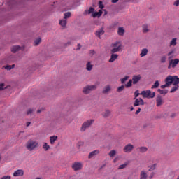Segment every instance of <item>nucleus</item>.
<instances>
[{
  "label": "nucleus",
  "mask_w": 179,
  "mask_h": 179,
  "mask_svg": "<svg viewBox=\"0 0 179 179\" xmlns=\"http://www.w3.org/2000/svg\"><path fill=\"white\" fill-rule=\"evenodd\" d=\"M57 139H58V136H50V141L51 145H54V143H55V141H57Z\"/></svg>",
  "instance_id": "obj_23"
},
{
  "label": "nucleus",
  "mask_w": 179,
  "mask_h": 179,
  "mask_svg": "<svg viewBox=\"0 0 179 179\" xmlns=\"http://www.w3.org/2000/svg\"><path fill=\"white\" fill-rule=\"evenodd\" d=\"M103 15V10H99V12H94L92 17H100Z\"/></svg>",
  "instance_id": "obj_15"
},
{
  "label": "nucleus",
  "mask_w": 179,
  "mask_h": 179,
  "mask_svg": "<svg viewBox=\"0 0 179 179\" xmlns=\"http://www.w3.org/2000/svg\"><path fill=\"white\" fill-rule=\"evenodd\" d=\"M104 33V29L103 28H101L98 31H96L95 36H96V37H99V38H101V36H103Z\"/></svg>",
  "instance_id": "obj_12"
},
{
  "label": "nucleus",
  "mask_w": 179,
  "mask_h": 179,
  "mask_svg": "<svg viewBox=\"0 0 179 179\" xmlns=\"http://www.w3.org/2000/svg\"><path fill=\"white\" fill-rule=\"evenodd\" d=\"M122 48V46L121 45H119L117 48H113V49H111L110 52H112V54H115V52L121 51Z\"/></svg>",
  "instance_id": "obj_13"
},
{
  "label": "nucleus",
  "mask_w": 179,
  "mask_h": 179,
  "mask_svg": "<svg viewBox=\"0 0 179 179\" xmlns=\"http://www.w3.org/2000/svg\"><path fill=\"white\" fill-rule=\"evenodd\" d=\"M97 89V85H87L83 88V92L85 94H89L90 92H93V90H96Z\"/></svg>",
  "instance_id": "obj_5"
},
{
  "label": "nucleus",
  "mask_w": 179,
  "mask_h": 179,
  "mask_svg": "<svg viewBox=\"0 0 179 179\" xmlns=\"http://www.w3.org/2000/svg\"><path fill=\"white\" fill-rule=\"evenodd\" d=\"M129 108H130V111H134V106H131V107Z\"/></svg>",
  "instance_id": "obj_62"
},
{
  "label": "nucleus",
  "mask_w": 179,
  "mask_h": 179,
  "mask_svg": "<svg viewBox=\"0 0 179 179\" xmlns=\"http://www.w3.org/2000/svg\"><path fill=\"white\" fill-rule=\"evenodd\" d=\"M174 87H172V89L170 91V93H174V92H177L178 90L179 85L178 84L173 85Z\"/></svg>",
  "instance_id": "obj_27"
},
{
  "label": "nucleus",
  "mask_w": 179,
  "mask_h": 179,
  "mask_svg": "<svg viewBox=\"0 0 179 179\" xmlns=\"http://www.w3.org/2000/svg\"><path fill=\"white\" fill-rule=\"evenodd\" d=\"M4 68L7 71H10V69H13V68H15V64L6 66H4Z\"/></svg>",
  "instance_id": "obj_34"
},
{
  "label": "nucleus",
  "mask_w": 179,
  "mask_h": 179,
  "mask_svg": "<svg viewBox=\"0 0 179 179\" xmlns=\"http://www.w3.org/2000/svg\"><path fill=\"white\" fill-rule=\"evenodd\" d=\"M43 148L45 150H50V146L48 145V144L47 143H44L43 145Z\"/></svg>",
  "instance_id": "obj_39"
},
{
  "label": "nucleus",
  "mask_w": 179,
  "mask_h": 179,
  "mask_svg": "<svg viewBox=\"0 0 179 179\" xmlns=\"http://www.w3.org/2000/svg\"><path fill=\"white\" fill-rule=\"evenodd\" d=\"M124 88H125V86L122 85V86L117 87V92L118 93H121V92H122V90H124Z\"/></svg>",
  "instance_id": "obj_40"
},
{
  "label": "nucleus",
  "mask_w": 179,
  "mask_h": 179,
  "mask_svg": "<svg viewBox=\"0 0 179 179\" xmlns=\"http://www.w3.org/2000/svg\"><path fill=\"white\" fill-rule=\"evenodd\" d=\"M118 45H121L120 44V42L116 41L114 43H112L111 47H113V48H118Z\"/></svg>",
  "instance_id": "obj_37"
},
{
  "label": "nucleus",
  "mask_w": 179,
  "mask_h": 179,
  "mask_svg": "<svg viewBox=\"0 0 179 179\" xmlns=\"http://www.w3.org/2000/svg\"><path fill=\"white\" fill-rule=\"evenodd\" d=\"M41 111H44V108L38 109V110H37V114H40V113H41Z\"/></svg>",
  "instance_id": "obj_57"
},
{
  "label": "nucleus",
  "mask_w": 179,
  "mask_h": 179,
  "mask_svg": "<svg viewBox=\"0 0 179 179\" xmlns=\"http://www.w3.org/2000/svg\"><path fill=\"white\" fill-rule=\"evenodd\" d=\"M111 90V87L110 85H106L103 90L102 91L103 94H106V93H108Z\"/></svg>",
  "instance_id": "obj_17"
},
{
  "label": "nucleus",
  "mask_w": 179,
  "mask_h": 179,
  "mask_svg": "<svg viewBox=\"0 0 179 179\" xmlns=\"http://www.w3.org/2000/svg\"><path fill=\"white\" fill-rule=\"evenodd\" d=\"M93 122H94V120H90L85 122L81 127L80 131L82 132H85V131H86L87 128L90 127V126L93 124Z\"/></svg>",
  "instance_id": "obj_3"
},
{
  "label": "nucleus",
  "mask_w": 179,
  "mask_h": 179,
  "mask_svg": "<svg viewBox=\"0 0 179 179\" xmlns=\"http://www.w3.org/2000/svg\"><path fill=\"white\" fill-rule=\"evenodd\" d=\"M90 54L91 55H94V54H96V51H94V50H90Z\"/></svg>",
  "instance_id": "obj_51"
},
{
  "label": "nucleus",
  "mask_w": 179,
  "mask_h": 179,
  "mask_svg": "<svg viewBox=\"0 0 179 179\" xmlns=\"http://www.w3.org/2000/svg\"><path fill=\"white\" fill-rule=\"evenodd\" d=\"M24 174V171L22 169H18L13 173L14 177H22Z\"/></svg>",
  "instance_id": "obj_10"
},
{
  "label": "nucleus",
  "mask_w": 179,
  "mask_h": 179,
  "mask_svg": "<svg viewBox=\"0 0 179 179\" xmlns=\"http://www.w3.org/2000/svg\"><path fill=\"white\" fill-rule=\"evenodd\" d=\"M127 166H128V163H124L122 165H120L119 169L121 170L122 169H125V167H127Z\"/></svg>",
  "instance_id": "obj_44"
},
{
  "label": "nucleus",
  "mask_w": 179,
  "mask_h": 179,
  "mask_svg": "<svg viewBox=\"0 0 179 179\" xmlns=\"http://www.w3.org/2000/svg\"><path fill=\"white\" fill-rule=\"evenodd\" d=\"M71 12H67L64 14V19L66 20L69 19V17H71Z\"/></svg>",
  "instance_id": "obj_36"
},
{
  "label": "nucleus",
  "mask_w": 179,
  "mask_h": 179,
  "mask_svg": "<svg viewBox=\"0 0 179 179\" xmlns=\"http://www.w3.org/2000/svg\"><path fill=\"white\" fill-rule=\"evenodd\" d=\"M173 53H174V50H172L168 53V56L170 57V55H171V54H173Z\"/></svg>",
  "instance_id": "obj_58"
},
{
  "label": "nucleus",
  "mask_w": 179,
  "mask_h": 179,
  "mask_svg": "<svg viewBox=\"0 0 179 179\" xmlns=\"http://www.w3.org/2000/svg\"><path fill=\"white\" fill-rule=\"evenodd\" d=\"M143 33H148V31H149V29H148V24L143 25Z\"/></svg>",
  "instance_id": "obj_35"
},
{
  "label": "nucleus",
  "mask_w": 179,
  "mask_h": 179,
  "mask_svg": "<svg viewBox=\"0 0 179 179\" xmlns=\"http://www.w3.org/2000/svg\"><path fill=\"white\" fill-rule=\"evenodd\" d=\"M30 124H31V122H27V127H30Z\"/></svg>",
  "instance_id": "obj_61"
},
{
  "label": "nucleus",
  "mask_w": 179,
  "mask_h": 179,
  "mask_svg": "<svg viewBox=\"0 0 179 179\" xmlns=\"http://www.w3.org/2000/svg\"><path fill=\"white\" fill-rule=\"evenodd\" d=\"M147 178H148V173L142 171L140 174V179H147Z\"/></svg>",
  "instance_id": "obj_22"
},
{
  "label": "nucleus",
  "mask_w": 179,
  "mask_h": 179,
  "mask_svg": "<svg viewBox=\"0 0 179 179\" xmlns=\"http://www.w3.org/2000/svg\"><path fill=\"white\" fill-rule=\"evenodd\" d=\"M99 9H103L104 8V5H103V1H100L99 2Z\"/></svg>",
  "instance_id": "obj_46"
},
{
  "label": "nucleus",
  "mask_w": 179,
  "mask_h": 179,
  "mask_svg": "<svg viewBox=\"0 0 179 179\" xmlns=\"http://www.w3.org/2000/svg\"><path fill=\"white\" fill-rule=\"evenodd\" d=\"M115 155H117V151H115V150H112L109 152L110 157H114V156H115Z\"/></svg>",
  "instance_id": "obj_31"
},
{
  "label": "nucleus",
  "mask_w": 179,
  "mask_h": 179,
  "mask_svg": "<svg viewBox=\"0 0 179 179\" xmlns=\"http://www.w3.org/2000/svg\"><path fill=\"white\" fill-rule=\"evenodd\" d=\"M3 89H8V87H5V84L3 83L0 84V90L2 91Z\"/></svg>",
  "instance_id": "obj_45"
},
{
  "label": "nucleus",
  "mask_w": 179,
  "mask_h": 179,
  "mask_svg": "<svg viewBox=\"0 0 179 179\" xmlns=\"http://www.w3.org/2000/svg\"><path fill=\"white\" fill-rule=\"evenodd\" d=\"M156 166H157V164H154L153 165L149 166L150 169H148V171H153L156 169Z\"/></svg>",
  "instance_id": "obj_38"
},
{
  "label": "nucleus",
  "mask_w": 179,
  "mask_h": 179,
  "mask_svg": "<svg viewBox=\"0 0 179 179\" xmlns=\"http://www.w3.org/2000/svg\"><path fill=\"white\" fill-rule=\"evenodd\" d=\"M171 66H172V64H170V62H169V64L168 66V69H170V68H171Z\"/></svg>",
  "instance_id": "obj_63"
},
{
  "label": "nucleus",
  "mask_w": 179,
  "mask_h": 179,
  "mask_svg": "<svg viewBox=\"0 0 179 179\" xmlns=\"http://www.w3.org/2000/svg\"><path fill=\"white\" fill-rule=\"evenodd\" d=\"M141 94L146 99H153L156 96V93L155 92L152 93V91H150V90H147L146 91H142Z\"/></svg>",
  "instance_id": "obj_2"
},
{
  "label": "nucleus",
  "mask_w": 179,
  "mask_h": 179,
  "mask_svg": "<svg viewBox=\"0 0 179 179\" xmlns=\"http://www.w3.org/2000/svg\"><path fill=\"white\" fill-rule=\"evenodd\" d=\"M156 106L157 107H160V106H163L164 103V101H163V98H162V96L158 95L156 99Z\"/></svg>",
  "instance_id": "obj_9"
},
{
  "label": "nucleus",
  "mask_w": 179,
  "mask_h": 179,
  "mask_svg": "<svg viewBox=\"0 0 179 179\" xmlns=\"http://www.w3.org/2000/svg\"><path fill=\"white\" fill-rule=\"evenodd\" d=\"M99 153H100V151L99 150H94L89 154L88 158L92 159L93 156H96V155H99Z\"/></svg>",
  "instance_id": "obj_14"
},
{
  "label": "nucleus",
  "mask_w": 179,
  "mask_h": 179,
  "mask_svg": "<svg viewBox=\"0 0 179 179\" xmlns=\"http://www.w3.org/2000/svg\"><path fill=\"white\" fill-rule=\"evenodd\" d=\"M137 149L141 153H145V152H148V148L146 147H139Z\"/></svg>",
  "instance_id": "obj_24"
},
{
  "label": "nucleus",
  "mask_w": 179,
  "mask_h": 179,
  "mask_svg": "<svg viewBox=\"0 0 179 179\" xmlns=\"http://www.w3.org/2000/svg\"><path fill=\"white\" fill-rule=\"evenodd\" d=\"M174 6H179V0H176L173 3Z\"/></svg>",
  "instance_id": "obj_49"
},
{
  "label": "nucleus",
  "mask_w": 179,
  "mask_h": 179,
  "mask_svg": "<svg viewBox=\"0 0 179 179\" xmlns=\"http://www.w3.org/2000/svg\"><path fill=\"white\" fill-rule=\"evenodd\" d=\"M41 43V38H38L34 42V45H38Z\"/></svg>",
  "instance_id": "obj_32"
},
{
  "label": "nucleus",
  "mask_w": 179,
  "mask_h": 179,
  "mask_svg": "<svg viewBox=\"0 0 179 179\" xmlns=\"http://www.w3.org/2000/svg\"><path fill=\"white\" fill-rule=\"evenodd\" d=\"M111 2L112 3H117V2H118V0H112Z\"/></svg>",
  "instance_id": "obj_59"
},
{
  "label": "nucleus",
  "mask_w": 179,
  "mask_h": 179,
  "mask_svg": "<svg viewBox=\"0 0 179 179\" xmlns=\"http://www.w3.org/2000/svg\"><path fill=\"white\" fill-rule=\"evenodd\" d=\"M33 113V110L32 109H29L27 112V115H29V114H31Z\"/></svg>",
  "instance_id": "obj_52"
},
{
  "label": "nucleus",
  "mask_w": 179,
  "mask_h": 179,
  "mask_svg": "<svg viewBox=\"0 0 179 179\" xmlns=\"http://www.w3.org/2000/svg\"><path fill=\"white\" fill-rule=\"evenodd\" d=\"M83 168V165L81 164V162H75L74 163L72 164L71 169L74 171H79Z\"/></svg>",
  "instance_id": "obj_6"
},
{
  "label": "nucleus",
  "mask_w": 179,
  "mask_h": 179,
  "mask_svg": "<svg viewBox=\"0 0 179 179\" xmlns=\"http://www.w3.org/2000/svg\"><path fill=\"white\" fill-rule=\"evenodd\" d=\"M157 92H158V93H159V94H164V96H165V94H167L169 93V90H162V89H158L157 90Z\"/></svg>",
  "instance_id": "obj_18"
},
{
  "label": "nucleus",
  "mask_w": 179,
  "mask_h": 179,
  "mask_svg": "<svg viewBox=\"0 0 179 179\" xmlns=\"http://www.w3.org/2000/svg\"><path fill=\"white\" fill-rule=\"evenodd\" d=\"M170 45H173V47L177 45V38H173L170 43Z\"/></svg>",
  "instance_id": "obj_33"
},
{
  "label": "nucleus",
  "mask_w": 179,
  "mask_h": 179,
  "mask_svg": "<svg viewBox=\"0 0 179 179\" xmlns=\"http://www.w3.org/2000/svg\"><path fill=\"white\" fill-rule=\"evenodd\" d=\"M141 78L142 77H141V75L133 76L131 80L133 82V85H136V83H138V82H139V80H141Z\"/></svg>",
  "instance_id": "obj_11"
},
{
  "label": "nucleus",
  "mask_w": 179,
  "mask_h": 179,
  "mask_svg": "<svg viewBox=\"0 0 179 179\" xmlns=\"http://www.w3.org/2000/svg\"><path fill=\"white\" fill-rule=\"evenodd\" d=\"M132 80H129V82L124 86L125 87H131V86H132Z\"/></svg>",
  "instance_id": "obj_41"
},
{
  "label": "nucleus",
  "mask_w": 179,
  "mask_h": 179,
  "mask_svg": "<svg viewBox=\"0 0 179 179\" xmlns=\"http://www.w3.org/2000/svg\"><path fill=\"white\" fill-rule=\"evenodd\" d=\"M11 51L15 54L16 52H17V51H20V46L19 45H15V46H13L11 48Z\"/></svg>",
  "instance_id": "obj_16"
},
{
  "label": "nucleus",
  "mask_w": 179,
  "mask_h": 179,
  "mask_svg": "<svg viewBox=\"0 0 179 179\" xmlns=\"http://www.w3.org/2000/svg\"><path fill=\"white\" fill-rule=\"evenodd\" d=\"M90 13H92V15L94 13V9L93 8V7H90L88 11L87 10L85 11V15H87V14L90 15Z\"/></svg>",
  "instance_id": "obj_25"
},
{
  "label": "nucleus",
  "mask_w": 179,
  "mask_h": 179,
  "mask_svg": "<svg viewBox=\"0 0 179 179\" xmlns=\"http://www.w3.org/2000/svg\"><path fill=\"white\" fill-rule=\"evenodd\" d=\"M174 117H176V113H173V114L171 115V118H174Z\"/></svg>",
  "instance_id": "obj_60"
},
{
  "label": "nucleus",
  "mask_w": 179,
  "mask_h": 179,
  "mask_svg": "<svg viewBox=\"0 0 179 179\" xmlns=\"http://www.w3.org/2000/svg\"><path fill=\"white\" fill-rule=\"evenodd\" d=\"M128 79H129V76H125L124 78L121 79V83H125V82H127V80H128Z\"/></svg>",
  "instance_id": "obj_43"
},
{
  "label": "nucleus",
  "mask_w": 179,
  "mask_h": 179,
  "mask_svg": "<svg viewBox=\"0 0 179 179\" xmlns=\"http://www.w3.org/2000/svg\"><path fill=\"white\" fill-rule=\"evenodd\" d=\"M67 23H68V22L65 19L59 21V24H60V26H62V27H65V26H66Z\"/></svg>",
  "instance_id": "obj_28"
},
{
  "label": "nucleus",
  "mask_w": 179,
  "mask_h": 179,
  "mask_svg": "<svg viewBox=\"0 0 179 179\" xmlns=\"http://www.w3.org/2000/svg\"><path fill=\"white\" fill-rule=\"evenodd\" d=\"M110 114H111V111L109 110H105V113L102 114L103 118H108V117H110Z\"/></svg>",
  "instance_id": "obj_26"
},
{
  "label": "nucleus",
  "mask_w": 179,
  "mask_h": 179,
  "mask_svg": "<svg viewBox=\"0 0 179 179\" xmlns=\"http://www.w3.org/2000/svg\"><path fill=\"white\" fill-rule=\"evenodd\" d=\"M165 83L170 87L171 85H178L179 78L177 76H168L164 80Z\"/></svg>",
  "instance_id": "obj_1"
},
{
  "label": "nucleus",
  "mask_w": 179,
  "mask_h": 179,
  "mask_svg": "<svg viewBox=\"0 0 179 179\" xmlns=\"http://www.w3.org/2000/svg\"><path fill=\"white\" fill-rule=\"evenodd\" d=\"M160 87H161L162 89H166V87H169V85H168V84H166V83H165V85H161Z\"/></svg>",
  "instance_id": "obj_48"
},
{
  "label": "nucleus",
  "mask_w": 179,
  "mask_h": 179,
  "mask_svg": "<svg viewBox=\"0 0 179 179\" xmlns=\"http://www.w3.org/2000/svg\"><path fill=\"white\" fill-rule=\"evenodd\" d=\"M134 96H135V99H136V97H138V96H139V92H138V91H136L134 92Z\"/></svg>",
  "instance_id": "obj_55"
},
{
  "label": "nucleus",
  "mask_w": 179,
  "mask_h": 179,
  "mask_svg": "<svg viewBox=\"0 0 179 179\" xmlns=\"http://www.w3.org/2000/svg\"><path fill=\"white\" fill-rule=\"evenodd\" d=\"M161 62H162V64H164V62H166V57H162L161 58Z\"/></svg>",
  "instance_id": "obj_50"
},
{
  "label": "nucleus",
  "mask_w": 179,
  "mask_h": 179,
  "mask_svg": "<svg viewBox=\"0 0 179 179\" xmlns=\"http://www.w3.org/2000/svg\"><path fill=\"white\" fill-rule=\"evenodd\" d=\"M138 106H140V101H139L138 99H136L134 103V106L138 107Z\"/></svg>",
  "instance_id": "obj_42"
},
{
  "label": "nucleus",
  "mask_w": 179,
  "mask_h": 179,
  "mask_svg": "<svg viewBox=\"0 0 179 179\" xmlns=\"http://www.w3.org/2000/svg\"><path fill=\"white\" fill-rule=\"evenodd\" d=\"M173 57L170 56L168 59L170 62V65H172V68H176L177 65L179 64V59H171Z\"/></svg>",
  "instance_id": "obj_7"
},
{
  "label": "nucleus",
  "mask_w": 179,
  "mask_h": 179,
  "mask_svg": "<svg viewBox=\"0 0 179 179\" xmlns=\"http://www.w3.org/2000/svg\"><path fill=\"white\" fill-rule=\"evenodd\" d=\"M160 86V83H159V80H157L155 82L154 85H152L151 89H157Z\"/></svg>",
  "instance_id": "obj_30"
},
{
  "label": "nucleus",
  "mask_w": 179,
  "mask_h": 179,
  "mask_svg": "<svg viewBox=\"0 0 179 179\" xmlns=\"http://www.w3.org/2000/svg\"><path fill=\"white\" fill-rule=\"evenodd\" d=\"M132 150H134V145L132 144H127L123 148L124 153H131Z\"/></svg>",
  "instance_id": "obj_8"
},
{
  "label": "nucleus",
  "mask_w": 179,
  "mask_h": 179,
  "mask_svg": "<svg viewBox=\"0 0 179 179\" xmlns=\"http://www.w3.org/2000/svg\"><path fill=\"white\" fill-rule=\"evenodd\" d=\"M117 58H118V55L112 54L110 56V59H109V62H114V61H115V59H117Z\"/></svg>",
  "instance_id": "obj_19"
},
{
  "label": "nucleus",
  "mask_w": 179,
  "mask_h": 179,
  "mask_svg": "<svg viewBox=\"0 0 179 179\" xmlns=\"http://www.w3.org/2000/svg\"><path fill=\"white\" fill-rule=\"evenodd\" d=\"M148 50L147 48L142 49L140 57H146V55H148Z\"/></svg>",
  "instance_id": "obj_21"
},
{
  "label": "nucleus",
  "mask_w": 179,
  "mask_h": 179,
  "mask_svg": "<svg viewBox=\"0 0 179 179\" xmlns=\"http://www.w3.org/2000/svg\"><path fill=\"white\" fill-rule=\"evenodd\" d=\"M86 69H87V71H92V69H93V65H92L90 62H88L87 63Z\"/></svg>",
  "instance_id": "obj_29"
},
{
  "label": "nucleus",
  "mask_w": 179,
  "mask_h": 179,
  "mask_svg": "<svg viewBox=\"0 0 179 179\" xmlns=\"http://www.w3.org/2000/svg\"><path fill=\"white\" fill-rule=\"evenodd\" d=\"M141 108H138V110L135 113L136 115H138V114H139V113H141Z\"/></svg>",
  "instance_id": "obj_53"
},
{
  "label": "nucleus",
  "mask_w": 179,
  "mask_h": 179,
  "mask_svg": "<svg viewBox=\"0 0 179 179\" xmlns=\"http://www.w3.org/2000/svg\"><path fill=\"white\" fill-rule=\"evenodd\" d=\"M80 48H82V45H80V43H78L77 50H80Z\"/></svg>",
  "instance_id": "obj_56"
},
{
  "label": "nucleus",
  "mask_w": 179,
  "mask_h": 179,
  "mask_svg": "<svg viewBox=\"0 0 179 179\" xmlns=\"http://www.w3.org/2000/svg\"><path fill=\"white\" fill-rule=\"evenodd\" d=\"M155 176L154 173H152L151 176H150V178H152V177Z\"/></svg>",
  "instance_id": "obj_64"
},
{
  "label": "nucleus",
  "mask_w": 179,
  "mask_h": 179,
  "mask_svg": "<svg viewBox=\"0 0 179 179\" xmlns=\"http://www.w3.org/2000/svg\"><path fill=\"white\" fill-rule=\"evenodd\" d=\"M38 145V143L33 140H29L27 144V149H28V150H33V149H35V148H37Z\"/></svg>",
  "instance_id": "obj_4"
},
{
  "label": "nucleus",
  "mask_w": 179,
  "mask_h": 179,
  "mask_svg": "<svg viewBox=\"0 0 179 179\" xmlns=\"http://www.w3.org/2000/svg\"><path fill=\"white\" fill-rule=\"evenodd\" d=\"M1 179H10V176H3Z\"/></svg>",
  "instance_id": "obj_54"
},
{
  "label": "nucleus",
  "mask_w": 179,
  "mask_h": 179,
  "mask_svg": "<svg viewBox=\"0 0 179 179\" xmlns=\"http://www.w3.org/2000/svg\"><path fill=\"white\" fill-rule=\"evenodd\" d=\"M139 101H140V106L145 105V101L141 98L139 99Z\"/></svg>",
  "instance_id": "obj_47"
},
{
  "label": "nucleus",
  "mask_w": 179,
  "mask_h": 179,
  "mask_svg": "<svg viewBox=\"0 0 179 179\" xmlns=\"http://www.w3.org/2000/svg\"><path fill=\"white\" fill-rule=\"evenodd\" d=\"M124 33H125V29H124L123 27H119L118 28L117 34L119 36H124Z\"/></svg>",
  "instance_id": "obj_20"
}]
</instances>
